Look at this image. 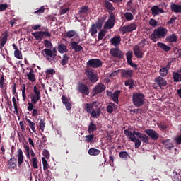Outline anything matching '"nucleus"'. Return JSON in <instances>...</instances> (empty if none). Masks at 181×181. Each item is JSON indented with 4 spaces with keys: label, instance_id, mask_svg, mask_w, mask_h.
Returning a JSON list of instances; mask_svg holds the SVG:
<instances>
[{
    "label": "nucleus",
    "instance_id": "obj_1",
    "mask_svg": "<svg viewBox=\"0 0 181 181\" xmlns=\"http://www.w3.org/2000/svg\"><path fill=\"white\" fill-rule=\"evenodd\" d=\"M33 93L30 95L31 103L29 102L28 103L27 110L28 111H32L35 107V104H37V102L42 98V94L40 93V90L37 88V86H35L33 88Z\"/></svg>",
    "mask_w": 181,
    "mask_h": 181
},
{
    "label": "nucleus",
    "instance_id": "obj_2",
    "mask_svg": "<svg viewBox=\"0 0 181 181\" xmlns=\"http://www.w3.org/2000/svg\"><path fill=\"white\" fill-rule=\"evenodd\" d=\"M166 35H168V29L162 26H160L158 28L155 29L153 30V33L151 34L150 39L154 43H156V42H158L159 39L166 37Z\"/></svg>",
    "mask_w": 181,
    "mask_h": 181
},
{
    "label": "nucleus",
    "instance_id": "obj_3",
    "mask_svg": "<svg viewBox=\"0 0 181 181\" xmlns=\"http://www.w3.org/2000/svg\"><path fill=\"white\" fill-rule=\"evenodd\" d=\"M133 104L135 107L139 108L145 103V95L141 93H134L132 95Z\"/></svg>",
    "mask_w": 181,
    "mask_h": 181
},
{
    "label": "nucleus",
    "instance_id": "obj_4",
    "mask_svg": "<svg viewBox=\"0 0 181 181\" xmlns=\"http://www.w3.org/2000/svg\"><path fill=\"white\" fill-rule=\"evenodd\" d=\"M124 135L127 136L128 139H129L132 142L135 143V148L136 149H138L139 146H141V144H142V141L139 139H136V136H135V134L134 132H131L129 129H125L124 130Z\"/></svg>",
    "mask_w": 181,
    "mask_h": 181
},
{
    "label": "nucleus",
    "instance_id": "obj_5",
    "mask_svg": "<svg viewBox=\"0 0 181 181\" xmlns=\"http://www.w3.org/2000/svg\"><path fill=\"white\" fill-rule=\"evenodd\" d=\"M43 52L45 53L48 62H54L56 59H57V49H56V48H53L52 50L50 49H43Z\"/></svg>",
    "mask_w": 181,
    "mask_h": 181
},
{
    "label": "nucleus",
    "instance_id": "obj_6",
    "mask_svg": "<svg viewBox=\"0 0 181 181\" xmlns=\"http://www.w3.org/2000/svg\"><path fill=\"white\" fill-rule=\"evenodd\" d=\"M32 36L36 39V40L42 41V39L52 37V34L47 31H37L32 33Z\"/></svg>",
    "mask_w": 181,
    "mask_h": 181
},
{
    "label": "nucleus",
    "instance_id": "obj_7",
    "mask_svg": "<svg viewBox=\"0 0 181 181\" xmlns=\"http://www.w3.org/2000/svg\"><path fill=\"white\" fill-rule=\"evenodd\" d=\"M136 24L135 23H131L129 25H124L123 27H120L119 32L122 35H125V33L134 32V30H136Z\"/></svg>",
    "mask_w": 181,
    "mask_h": 181
},
{
    "label": "nucleus",
    "instance_id": "obj_8",
    "mask_svg": "<svg viewBox=\"0 0 181 181\" xmlns=\"http://www.w3.org/2000/svg\"><path fill=\"white\" fill-rule=\"evenodd\" d=\"M114 25H115V15L112 13H110L109 18L104 25V29H112V28H114Z\"/></svg>",
    "mask_w": 181,
    "mask_h": 181
},
{
    "label": "nucleus",
    "instance_id": "obj_9",
    "mask_svg": "<svg viewBox=\"0 0 181 181\" xmlns=\"http://www.w3.org/2000/svg\"><path fill=\"white\" fill-rule=\"evenodd\" d=\"M87 66L92 67V69H98L103 66V62L98 59H92L88 61Z\"/></svg>",
    "mask_w": 181,
    "mask_h": 181
},
{
    "label": "nucleus",
    "instance_id": "obj_10",
    "mask_svg": "<svg viewBox=\"0 0 181 181\" xmlns=\"http://www.w3.org/2000/svg\"><path fill=\"white\" fill-rule=\"evenodd\" d=\"M105 88H107V86H105L103 83H97L93 88V97H94V95H97V94H101V93L105 91Z\"/></svg>",
    "mask_w": 181,
    "mask_h": 181
},
{
    "label": "nucleus",
    "instance_id": "obj_11",
    "mask_svg": "<svg viewBox=\"0 0 181 181\" xmlns=\"http://www.w3.org/2000/svg\"><path fill=\"white\" fill-rule=\"evenodd\" d=\"M110 54L112 56V57H117V59H124V52L119 49V48H112L110 50Z\"/></svg>",
    "mask_w": 181,
    "mask_h": 181
},
{
    "label": "nucleus",
    "instance_id": "obj_12",
    "mask_svg": "<svg viewBox=\"0 0 181 181\" xmlns=\"http://www.w3.org/2000/svg\"><path fill=\"white\" fill-rule=\"evenodd\" d=\"M86 74L89 81L91 83H97V81L98 80V75L93 71V70H87L86 71Z\"/></svg>",
    "mask_w": 181,
    "mask_h": 181
},
{
    "label": "nucleus",
    "instance_id": "obj_13",
    "mask_svg": "<svg viewBox=\"0 0 181 181\" xmlns=\"http://www.w3.org/2000/svg\"><path fill=\"white\" fill-rule=\"evenodd\" d=\"M78 91L83 94V95H88V94H90V89H88V86L83 83H78Z\"/></svg>",
    "mask_w": 181,
    "mask_h": 181
},
{
    "label": "nucleus",
    "instance_id": "obj_14",
    "mask_svg": "<svg viewBox=\"0 0 181 181\" xmlns=\"http://www.w3.org/2000/svg\"><path fill=\"white\" fill-rule=\"evenodd\" d=\"M154 83L160 87V88H163L168 85V81L165 80L162 76H157L154 79Z\"/></svg>",
    "mask_w": 181,
    "mask_h": 181
},
{
    "label": "nucleus",
    "instance_id": "obj_15",
    "mask_svg": "<svg viewBox=\"0 0 181 181\" xmlns=\"http://www.w3.org/2000/svg\"><path fill=\"white\" fill-rule=\"evenodd\" d=\"M133 134L136 135V136H138L141 141V142H144V144H149V137L144 134H142L139 132L133 131Z\"/></svg>",
    "mask_w": 181,
    "mask_h": 181
},
{
    "label": "nucleus",
    "instance_id": "obj_16",
    "mask_svg": "<svg viewBox=\"0 0 181 181\" xmlns=\"http://www.w3.org/2000/svg\"><path fill=\"white\" fill-rule=\"evenodd\" d=\"M133 52H134V56L137 59H142L144 57V54L145 53V52H144V51H142V49H141V47H139V45H135L133 47Z\"/></svg>",
    "mask_w": 181,
    "mask_h": 181
},
{
    "label": "nucleus",
    "instance_id": "obj_17",
    "mask_svg": "<svg viewBox=\"0 0 181 181\" xmlns=\"http://www.w3.org/2000/svg\"><path fill=\"white\" fill-rule=\"evenodd\" d=\"M145 134L149 136L153 141H158L159 134L156 133L153 129H146L144 131Z\"/></svg>",
    "mask_w": 181,
    "mask_h": 181
},
{
    "label": "nucleus",
    "instance_id": "obj_18",
    "mask_svg": "<svg viewBox=\"0 0 181 181\" xmlns=\"http://www.w3.org/2000/svg\"><path fill=\"white\" fill-rule=\"evenodd\" d=\"M61 100L64 105H65L67 111H70L72 107L71 100H70V99H69V98L66 97L65 95H62Z\"/></svg>",
    "mask_w": 181,
    "mask_h": 181
},
{
    "label": "nucleus",
    "instance_id": "obj_19",
    "mask_svg": "<svg viewBox=\"0 0 181 181\" xmlns=\"http://www.w3.org/2000/svg\"><path fill=\"white\" fill-rule=\"evenodd\" d=\"M121 76L124 78H132V77H134V71L129 69H122Z\"/></svg>",
    "mask_w": 181,
    "mask_h": 181
},
{
    "label": "nucleus",
    "instance_id": "obj_20",
    "mask_svg": "<svg viewBox=\"0 0 181 181\" xmlns=\"http://www.w3.org/2000/svg\"><path fill=\"white\" fill-rule=\"evenodd\" d=\"M153 16L160 15V13H165V10L159 8L158 6H153L151 8Z\"/></svg>",
    "mask_w": 181,
    "mask_h": 181
},
{
    "label": "nucleus",
    "instance_id": "obj_21",
    "mask_svg": "<svg viewBox=\"0 0 181 181\" xmlns=\"http://www.w3.org/2000/svg\"><path fill=\"white\" fill-rule=\"evenodd\" d=\"M17 162H18V160H16V158H15V157H13V158H11L8 160V163L7 164V167L11 170H12L13 169H16V168H17V165H16Z\"/></svg>",
    "mask_w": 181,
    "mask_h": 181
},
{
    "label": "nucleus",
    "instance_id": "obj_22",
    "mask_svg": "<svg viewBox=\"0 0 181 181\" xmlns=\"http://www.w3.org/2000/svg\"><path fill=\"white\" fill-rule=\"evenodd\" d=\"M94 105H95V107H98V103L93 102L92 103H86L85 105V110L86 112L90 114L91 111L94 110Z\"/></svg>",
    "mask_w": 181,
    "mask_h": 181
},
{
    "label": "nucleus",
    "instance_id": "obj_23",
    "mask_svg": "<svg viewBox=\"0 0 181 181\" xmlns=\"http://www.w3.org/2000/svg\"><path fill=\"white\" fill-rule=\"evenodd\" d=\"M8 42V33H5L0 37V49L2 50Z\"/></svg>",
    "mask_w": 181,
    "mask_h": 181
},
{
    "label": "nucleus",
    "instance_id": "obj_24",
    "mask_svg": "<svg viewBox=\"0 0 181 181\" xmlns=\"http://www.w3.org/2000/svg\"><path fill=\"white\" fill-rule=\"evenodd\" d=\"M110 43L115 46V47H117L121 44V36L116 35L110 39Z\"/></svg>",
    "mask_w": 181,
    "mask_h": 181
},
{
    "label": "nucleus",
    "instance_id": "obj_25",
    "mask_svg": "<svg viewBox=\"0 0 181 181\" xmlns=\"http://www.w3.org/2000/svg\"><path fill=\"white\" fill-rule=\"evenodd\" d=\"M70 43H71V48L74 50V52H78L83 50V47L78 45V42H76L73 41V42H71Z\"/></svg>",
    "mask_w": 181,
    "mask_h": 181
},
{
    "label": "nucleus",
    "instance_id": "obj_26",
    "mask_svg": "<svg viewBox=\"0 0 181 181\" xmlns=\"http://www.w3.org/2000/svg\"><path fill=\"white\" fill-rule=\"evenodd\" d=\"M170 9L172 12H175V13H181V5L172 4L170 5Z\"/></svg>",
    "mask_w": 181,
    "mask_h": 181
},
{
    "label": "nucleus",
    "instance_id": "obj_27",
    "mask_svg": "<svg viewBox=\"0 0 181 181\" xmlns=\"http://www.w3.org/2000/svg\"><path fill=\"white\" fill-rule=\"evenodd\" d=\"M89 114L92 117V118H98V117L101 115V109H100L99 107L96 108V110L93 109L92 111H90Z\"/></svg>",
    "mask_w": 181,
    "mask_h": 181
},
{
    "label": "nucleus",
    "instance_id": "obj_28",
    "mask_svg": "<svg viewBox=\"0 0 181 181\" xmlns=\"http://www.w3.org/2000/svg\"><path fill=\"white\" fill-rule=\"evenodd\" d=\"M88 13V6H83L80 8L78 15H80L81 18H84L83 15H87Z\"/></svg>",
    "mask_w": 181,
    "mask_h": 181
},
{
    "label": "nucleus",
    "instance_id": "obj_29",
    "mask_svg": "<svg viewBox=\"0 0 181 181\" xmlns=\"http://www.w3.org/2000/svg\"><path fill=\"white\" fill-rule=\"evenodd\" d=\"M35 71L33 69H30V72L27 74V78L29 80V81H32V83H34V81H36V77L35 76Z\"/></svg>",
    "mask_w": 181,
    "mask_h": 181
},
{
    "label": "nucleus",
    "instance_id": "obj_30",
    "mask_svg": "<svg viewBox=\"0 0 181 181\" xmlns=\"http://www.w3.org/2000/svg\"><path fill=\"white\" fill-rule=\"evenodd\" d=\"M18 163L19 166L23 163V151L21 148L18 150Z\"/></svg>",
    "mask_w": 181,
    "mask_h": 181
},
{
    "label": "nucleus",
    "instance_id": "obj_31",
    "mask_svg": "<svg viewBox=\"0 0 181 181\" xmlns=\"http://www.w3.org/2000/svg\"><path fill=\"white\" fill-rule=\"evenodd\" d=\"M104 6L107 9V11H110L112 12V11L115 10V8H114V6H112V4L108 0H105L104 1Z\"/></svg>",
    "mask_w": 181,
    "mask_h": 181
},
{
    "label": "nucleus",
    "instance_id": "obj_32",
    "mask_svg": "<svg viewBox=\"0 0 181 181\" xmlns=\"http://www.w3.org/2000/svg\"><path fill=\"white\" fill-rule=\"evenodd\" d=\"M74 36H77V32L74 30H69L65 33V37L66 39H71V37H74Z\"/></svg>",
    "mask_w": 181,
    "mask_h": 181
},
{
    "label": "nucleus",
    "instance_id": "obj_33",
    "mask_svg": "<svg viewBox=\"0 0 181 181\" xmlns=\"http://www.w3.org/2000/svg\"><path fill=\"white\" fill-rule=\"evenodd\" d=\"M100 153H101V151L99 149L91 148L88 150V154L91 156H97V155H100Z\"/></svg>",
    "mask_w": 181,
    "mask_h": 181
},
{
    "label": "nucleus",
    "instance_id": "obj_34",
    "mask_svg": "<svg viewBox=\"0 0 181 181\" xmlns=\"http://www.w3.org/2000/svg\"><path fill=\"white\" fill-rule=\"evenodd\" d=\"M58 52L59 53H67L69 49H67V46L64 45V44H59L58 45Z\"/></svg>",
    "mask_w": 181,
    "mask_h": 181
},
{
    "label": "nucleus",
    "instance_id": "obj_35",
    "mask_svg": "<svg viewBox=\"0 0 181 181\" xmlns=\"http://www.w3.org/2000/svg\"><path fill=\"white\" fill-rule=\"evenodd\" d=\"M119 94H121V90H115L112 95V101L116 104H118V97H119Z\"/></svg>",
    "mask_w": 181,
    "mask_h": 181
},
{
    "label": "nucleus",
    "instance_id": "obj_36",
    "mask_svg": "<svg viewBox=\"0 0 181 181\" xmlns=\"http://www.w3.org/2000/svg\"><path fill=\"white\" fill-rule=\"evenodd\" d=\"M157 46H158V47H160L165 52H169V51H170V49H171L170 47H168V45H166L163 42H158Z\"/></svg>",
    "mask_w": 181,
    "mask_h": 181
},
{
    "label": "nucleus",
    "instance_id": "obj_37",
    "mask_svg": "<svg viewBox=\"0 0 181 181\" xmlns=\"http://www.w3.org/2000/svg\"><path fill=\"white\" fill-rule=\"evenodd\" d=\"M167 42L169 43H173L175 42H177V36H176L175 34H173L171 35H169L166 38Z\"/></svg>",
    "mask_w": 181,
    "mask_h": 181
},
{
    "label": "nucleus",
    "instance_id": "obj_38",
    "mask_svg": "<svg viewBox=\"0 0 181 181\" xmlns=\"http://www.w3.org/2000/svg\"><path fill=\"white\" fill-rule=\"evenodd\" d=\"M94 131H97V124L90 122L88 125V134H91V132H94Z\"/></svg>",
    "mask_w": 181,
    "mask_h": 181
},
{
    "label": "nucleus",
    "instance_id": "obj_39",
    "mask_svg": "<svg viewBox=\"0 0 181 181\" xmlns=\"http://www.w3.org/2000/svg\"><path fill=\"white\" fill-rule=\"evenodd\" d=\"M70 59V57L67 55L66 54H64L62 56V59L61 61L62 66H66L69 63V59Z\"/></svg>",
    "mask_w": 181,
    "mask_h": 181
},
{
    "label": "nucleus",
    "instance_id": "obj_40",
    "mask_svg": "<svg viewBox=\"0 0 181 181\" xmlns=\"http://www.w3.org/2000/svg\"><path fill=\"white\" fill-rule=\"evenodd\" d=\"M23 148L25 149V153L28 159H30V148H29V144H28V143H26L25 144H23Z\"/></svg>",
    "mask_w": 181,
    "mask_h": 181
},
{
    "label": "nucleus",
    "instance_id": "obj_41",
    "mask_svg": "<svg viewBox=\"0 0 181 181\" xmlns=\"http://www.w3.org/2000/svg\"><path fill=\"white\" fill-rule=\"evenodd\" d=\"M26 121L28 122V125L30 128L32 129L33 132H36V124L29 119H26Z\"/></svg>",
    "mask_w": 181,
    "mask_h": 181
},
{
    "label": "nucleus",
    "instance_id": "obj_42",
    "mask_svg": "<svg viewBox=\"0 0 181 181\" xmlns=\"http://www.w3.org/2000/svg\"><path fill=\"white\" fill-rule=\"evenodd\" d=\"M6 79H5V75H2L0 78V88H4V87H7V83H6Z\"/></svg>",
    "mask_w": 181,
    "mask_h": 181
},
{
    "label": "nucleus",
    "instance_id": "obj_43",
    "mask_svg": "<svg viewBox=\"0 0 181 181\" xmlns=\"http://www.w3.org/2000/svg\"><path fill=\"white\" fill-rule=\"evenodd\" d=\"M89 32H90L91 36H94L95 35V33H97L98 30H97V27L95 26V24H92L90 25Z\"/></svg>",
    "mask_w": 181,
    "mask_h": 181
},
{
    "label": "nucleus",
    "instance_id": "obj_44",
    "mask_svg": "<svg viewBox=\"0 0 181 181\" xmlns=\"http://www.w3.org/2000/svg\"><path fill=\"white\" fill-rule=\"evenodd\" d=\"M124 86H126V87H128L129 86V88H134V79H129V80H126L124 81Z\"/></svg>",
    "mask_w": 181,
    "mask_h": 181
},
{
    "label": "nucleus",
    "instance_id": "obj_45",
    "mask_svg": "<svg viewBox=\"0 0 181 181\" xmlns=\"http://www.w3.org/2000/svg\"><path fill=\"white\" fill-rule=\"evenodd\" d=\"M86 140L85 141L88 144H93V139H94V134H88L85 136Z\"/></svg>",
    "mask_w": 181,
    "mask_h": 181
},
{
    "label": "nucleus",
    "instance_id": "obj_46",
    "mask_svg": "<svg viewBox=\"0 0 181 181\" xmlns=\"http://www.w3.org/2000/svg\"><path fill=\"white\" fill-rule=\"evenodd\" d=\"M163 145L166 149H172L173 148V144L170 140H165L163 141Z\"/></svg>",
    "mask_w": 181,
    "mask_h": 181
},
{
    "label": "nucleus",
    "instance_id": "obj_47",
    "mask_svg": "<svg viewBox=\"0 0 181 181\" xmlns=\"http://www.w3.org/2000/svg\"><path fill=\"white\" fill-rule=\"evenodd\" d=\"M106 33L107 31L105 30H100V31L98 33V40H103V39H104V37H105Z\"/></svg>",
    "mask_w": 181,
    "mask_h": 181
},
{
    "label": "nucleus",
    "instance_id": "obj_48",
    "mask_svg": "<svg viewBox=\"0 0 181 181\" xmlns=\"http://www.w3.org/2000/svg\"><path fill=\"white\" fill-rule=\"evenodd\" d=\"M168 69L166 68L163 67L160 69V77H166L168 76Z\"/></svg>",
    "mask_w": 181,
    "mask_h": 181
},
{
    "label": "nucleus",
    "instance_id": "obj_49",
    "mask_svg": "<svg viewBox=\"0 0 181 181\" xmlns=\"http://www.w3.org/2000/svg\"><path fill=\"white\" fill-rule=\"evenodd\" d=\"M119 158H122L124 159V160H127L128 159L129 154H128V152L127 151H120L119 153Z\"/></svg>",
    "mask_w": 181,
    "mask_h": 181
},
{
    "label": "nucleus",
    "instance_id": "obj_50",
    "mask_svg": "<svg viewBox=\"0 0 181 181\" xmlns=\"http://www.w3.org/2000/svg\"><path fill=\"white\" fill-rule=\"evenodd\" d=\"M45 11H46V8H45V6H42L38 10L35 11L34 13L40 16L42 13H45Z\"/></svg>",
    "mask_w": 181,
    "mask_h": 181
},
{
    "label": "nucleus",
    "instance_id": "obj_51",
    "mask_svg": "<svg viewBox=\"0 0 181 181\" xmlns=\"http://www.w3.org/2000/svg\"><path fill=\"white\" fill-rule=\"evenodd\" d=\"M42 161L44 170H46V169H49V164L47 163V160H46V158L42 157Z\"/></svg>",
    "mask_w": 181,
    "mask_h": 181
},
{
    "label": "nucleus",
    "instance_id": "obj_52",
    "mask_svg": "<svg viewBox=\"0 0 181 181\" xmlns=\"http://www.w3.org/2000/svg\"><path fill=\"white\" fill-rule=\"evenodd\" d=\"M31 163H32V166H33V168H34V169H39V166H37V158H33L31 160Z\"/></svg>",
    "mask_w": 181,
    "mask_h": 181
},
{
    "label": "nucleus",
    "instance_id": "obj_53",
    "mask_svg": "<svg viewBox=\"0 0 181 181\" xmlns=\"http://www.w3.org/2000/svg\"><path fill=\"white\" fill-rule=\"evenodd\" d=\"M124 18L126 21H132L134 19V15L129 12H127L124 13Z\"/></svg>",
    "mask_w": 181,
    "mask_h": 181
},
{
    "label": "nucleus",
    "instance_id": "obj_54",
    "mask_svg": "<svg viewBox=\"0 0 181 181\" xmlns=\"http://www.w3.org/2000/svg\"><path fill=\"white\" fill-rule=\"evenodd\" d=\"M14 57L16 59H22V52H21L19 49H16L14 51Z\"/></svg>",
    "mask_w": 181,
    "mask_h": 181
},
{
    "label": "nucleus",
    "instance_id": "obj_55",
    "mask_svg": "<svg viewBox=\"0 0 181 181\" xmlns=\"http://www.w3.org/2000/svg\"><path fill=\"white\" fill-rule=\"evenodd\" d=\"M45 124L46 123H45V120L43 119L40 120L39 125L42 132L45 131V127H46Z\"/></svg>",
    "mask_w": 181,
    "mask_h": 181
},
{
    "label": "nucleus",
    "instance_id": "obj_56",
    "mask_svg": "<svg viewBox=\"0 0 181 181\" xmlns=\"http://www.w3.org/2000/svg\"><path fill=\"white\" fill-rule=\"evenodd\" d=\"M44 45L45 47H47V49H51V47H52V46H53L52 42L50 41H49L48 40H44Z\"/></svg>",
    "mask_w": 181,
    "mask_h": 181
},
{
    "label": "nucleus",
    "instance_id": "obj_57",
    "mask_svg": "<svg viewBox=\"0 0 181 181\" xmlns=\"http://www.w3.org/2000/svg\"><path fill=\"white\" fill-rule=\"evenodd\" d=\"M149 25L153 28H156L158 25V21L153 18H151L149 21Z\"/></svg>",
    "mask_w": 181,
    "mask_h": 181
},
{
    "label": "nucleus",
    "instance_id": "obj_58",
    "mask_svg": "<svg viewBox=\"0 0 181 181\" xmlns=\"http://www.w3.org/2000/svg\"><path fill=\"white\" fill-rule=\"evenodd\" d=\"M8 4H0V12H4V11H6L8 9Z\"/></svg>",
    "mask_w": 181,
    "mask_h": 181
},
{
    "label": "nucleus",
    "instance_id": "obj_59",
    "mask_svg": "<svg viewBox=\"0 0 181 181\" xmlns=\"http://www.w3.org/2000/svg\"><path fill=\"white\" fill-rule=\"evenodd\" d=\"M32 114H33V117H37V115H40V110H37V109H33L32 110Z\"/></svg>",
    "mask_w": 181,
    "mask_h": 181
},
{
    "label": "nucleus",
    "instance_id": "obj_60",
    "mask_svg": "<svg viewBox=\"0 0 181 181\" xmlns=\"http://www.w3.org/2000/svg\"><path fill=\"white\" fill-rule=\"evenodd\" d=\"M12 101H13L14 110L16 112H18V104L16 103V98H15V96L12 98Z\"/></svg>",
    "mask_w": 181,
    "mask_h": 181
},
{
    "label": "nucleus",
    "instance_id": "obj_61",
    "mask_svg": "<svg viewBox=\"0 0 181 181\" xmlns=\"http://www.w3.org/2000/svg\"><path fill=\"white\" fill-rule=\"evenodd\" d=\"M158 128H160L161 129H168V125L165 122H160L158 124Z\"/></svg>",
    "mask_w": 181,
    "mask_h": 181
},
{
    "label": "nucleus",
    "instance_id": "obj_62",
    "mask_svg": "<svg viewBox=\"0 0 181 181\" xmlns=\"http://www.w3.org/2000/svg\"><path fill=\"white\" fill-rule=\"evenodd\" d=\"M133 54H134V53L132 52V51H128V52L126 53V59H132Z\"/></svg>",
    "mask_w": 181,
    "mask_h": 181
},
{
    "label": "nucleus",
    "instance_id": "obj_63",
    "mask_svg": "<svg viewBox=\"0 0 181 181\" xmlns=\"http://www.w3.org/2000/svg\"><path fill=\"white\" fill-rule=\"evenodd\" d=\"M69 8H62L59 11V15H65L69 11Z\"/></svg>",
    "mask_w": 181,
    "mask_h": 181
},
{
    "label": "nucleus",
    "instance_id": "obj_64",
    "mask_svg": "<svg viewBox=\"0 0 181 181\" xmlns=\"http://www.w3.org/2000/svg\"><path fill=\"white\" fill-rule=\"evenodd\" d=\"M175 142L177 145H180L181 144V133L175 138Z\"/></svg>",
    "mask_w": 181,
    "mask_h": 181
}]
</instances>
